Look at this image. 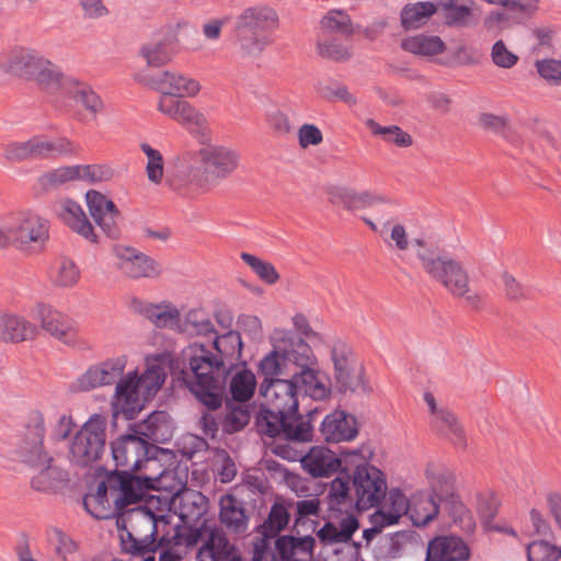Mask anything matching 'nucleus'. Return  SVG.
Instances as JSON below:
<instances>
[{
	"instance_id": "nucleus-1",
	"label": "nucleus",
	"mask_w": 561,
	"mask_h": 561,
	"mask_svg": "<svg viewBox=\"0 0 561 561\" xmlns=\"http://www.w3.org/2000/svg\"><path fill=\"white\" fill-rule=\"evenodd\" d=\"M213 352L204 344L184 347L173 362L179 380L209 410L222 404L227 377L241 358L242 341L237 331L216 335Z\"/></svg>"
},
{
	"instance_id": "nucleus-2",
	"label": "nucleus",
	"mask_w": 561,
	"mask_h": 561,
	"mask_svg": "<svg viewBox=\"0 0 561 561\" xmlns=\"http://www.w3.org/2000/svg\"><path fill=\"white\" fill-rule=\"evenodd\" d=\"M271 340L273 350L260 362V371L266 376L291 378L296 388H301L312 399H325L330 388L320 377L318 360L309 344L286 330H275Z\"/></svg>"
},
{
	"instance_id": "nucleus-3",
	"label": "nucleus",
	"mask_w": 561,
	"mask_h": 561,
	"mask_svg": "<svg viewBox=\"0 0 561 561\" xmlns=\"http://www.w3.org/2000/svg\"><path fill=\"white\" fill-rule=\"evenodd\" d=\"M239 162L240 154L234 149L206 145L183 154L174 173L167 181L175 191L190 186L207 192L230 176L238 169Z\"/></svg>"
},
{
	"instance_id": "nucleus-4",
	"label": "nucleus",
	"mask_w": 561,
	"mask_h": 561,
	"mask_svg": "<svg viewBox=\"0 0 561 561\" xmlns=\"http://www.w3.org/2000/svg\"><path fill=\"white\" fill-rule=\"evenodd\" d=\"M168 525L165 515L153 513L147 505H137L117 514L116 525L124 552L154 561L159 525Z\"/></svg>"
},
{
	"instance_id": "nucleus-5",
	"label": "nucleus",
	"mask_w": 561,
	"mask_h": 561,
	"mask_svg": "<svg viewBox=\"0 0 561 561\" xmlns=\"http://www.w3.org/2000/svg\"><path fill=\"white\" fill-rule=\"evenodd\" d=\"M164 380V368L158 362L148 363L141 376L136 370L128 373L116 385L112 402L114 416L133 420L141 411L144 401L156 394Z\"/></svg>"
},
{
	"instance_id": "nucleus-6",
	"label": "nucleus",
	"mask_w": 561,
	"mask_h": 561,
	"mask_svg": "<svg viewBox=\"0 0 561 561\" xmlns=\"http://www.w3.org/2000/svg\"><path fill=\"white\" fill-rule=\"evenodd\" d=\"M45 433L44 415L37 410L32 411L27 416L20 454L26 463L39 468L38 473L32 478L31 485L41 492L54 490L59 480V471L50 466L53 459L44 448Z\"/></svg>"
},
{
	"instance_id": "nucleus-7",
	"label": "nucleus",
	"mask_w": 561,
	"mask_h": 561,
	"mask_svg": "<svg viewBox=\"0 0 561 561\" xmlns=\"http://www.w3.org/2000/svg\"><path fill=\"white\" fill-rule=\"evenodd\" d=\"M416 257L431 278L442 284L453 296L462 297L470 291L469 276L462 264L449 255H442L427 243L412 240Z\"/></svg>"
},
{
	"instance_id": "nucleus-8",
	"label": "nucleus",
	"mask_w": 561,
	"mask_h": 561,
	"mask_svg": "<svg viewBox=\"0 0 561 561\" xmlns=\"http://www.w3.org/2000/svg\"><path fill=\"white\" fill-rule=\"evenodd\" d=\"M329 201L335 206L343 207L351 211L362 210L382 206L380 220L383 221V228L378 229L377 225L367 217H363V221L375 232H379L381 237L385 236L387 227L393 221L392 210L394 203L386 195L378 194L371 191H355L346 186H330L327 190Z\"/></svg>"
},
{
	"instance_id": "nucleus-9",
	"label": "nucleus",
	"mask_w": 561,
	"mask_h": 561,
	"mask_svg": "<svg viewBox=\"0 0 561 561\" xmlns=\"http://www.w3.org/2000/svg\"><path fill=\"white\" fill-rule=\"evenodd\" d=\"M159 476H135L130 471L114 470L110 473L111 499L117 514L130 510V505H141L149 490L158 489Z\"/></svg>"
},
{
	"instance_id": "nucleus-10",
	"label": "nucleus",
	"mask_w": 561,
	"mask_h": 561,
	"mask_svg": "<svg viewBox=\"0 0 561 561\" xmlns=\"http://www.w3.org/2000/svg\"><path fill=\"white\" fill-rule=\"evenodd\" d=\"M107 419L103 414H93L73 437L69 455L72 462L88 466L96 461L104 451Z\"/></svg>"
},
{
	"instance_id": "nucleus-11",
	"label": "nucleus",
	"mask_w": 561,
	"mask_h": 561,
	"mask_svg": "<svg viewBox=\"0 0 561 561\" xmlns=\"http://www.w3.org/2000/svg\"><path fill=\"white\" fill-rule=\"evenodd\" d=\"M257 431L270 437L286 440L307 442L311 439L312 427L301 417L262 405L256 416Z\"/></svg>"
},
{
	"instance_id": "nucleus-12",
	"label": "nucleus",
	"mask_w": 561,
	"mask_h": 561,
	"mask_svg": "<svg viewBox=\"0 0 561 561\" xmlns=\"http://www.w3.org/2000/svg\"><path fill=\"white\" fill-rule=\"evenodd\" d=\"M111 448L115 466L121 470L138 471L159 465L153 457L156 446L135 433L116 438Z\"/></svg>"
},
{
	"instance_id": "nucleus-13",
	"label": "nucleus",
	"mask_w": 561,
	"mask_h": 561,
	"mask_svg": "<svg viewBox=\"0 0 561 561\" xmlns=\"http://www.w3.org/2000/svg\"><path fill=\"white\" fill-rule=\"evenodd\" d=\"M354 506L358 511L377 507L387 494V481L382 471L375 466L357 465L352 477Z\"/></svg>"
},
{
	"instance_id": "nucleus-14",
	"label": "nucleus",
	"mask_w": 561,
	"mask_h": 561,
	"mask_svg": "<svg viewBox=\"0 0 561 561\" xmlns=\"http://www.w3.org/2000/svg\"><path fill=\"white\" fill-rule=\"evenodd\" d=\"M11 242L18 249L43 247L48 240V221L33 213H23L9 220Z\"/></svg>"
},
{
	"instance_id": "nucleus-15",
	"label": "nucleus",
	"mask_w": 561,
	"mask_h": 561,
	"mask_svg": "<svg viewBox=\"0 0 561 561\" xmlns=\"http://www.w3.org/2000/svg\"><path fill=\"white\" fill-rule=\"evenodd\" d=\"M265 376L260 386V394L264 398L263 405L278 413L296 415L298 411L297 388L291 378H274Z\"/></svg>"
},
{
	"instance_id": "nucleus-16",
	"label": "nucleus",
	"mask_w": 561,
	"mask_h": 561,
	"mask_svg": "<svg viewBox=\"0 0 561 561\" xmlns=\"http://www.w3.org/2000/svg\"><path fill=\"white\" fill-rule=\"evenodd\" d=\"M432 493L435 500L442 504V511H446L454 518L462 517L465 506L454 490V474L444 467H430L426 470Z\"/></svg>"
},
{
	"instance_id": "nucleus-17",
	"label": "nucleus",
	"mask_w": 561,
	"mask_h": 561,
	"mask_svg": "<svg viewBox=\"0 0 561 561\" xmlns=\"http://www.w3.org/2000/svg\"><path fill=\"white\" fill-rule=\"evenodd\" d=\"M140 80L150 89L160 92L161 95L193 98L201 90V84L197 80L170 70L145 75Z\"/></svg>"
},
{
	"instance_id": "nucleus-18",
	"label": "nucleus",
	"mask_w": 561,
	"mask_h": 561,
	"mask_svg": "<svg viewBox=\"0 0 561 561\" xmlns=\"http://www.w3.org/2000/svg\"><path fill=\"white\" fill-rule=\"evenodd\" d=\"M44 60L45 57L35 49L15 46L0 60V68L7 73L32 80Z\"/></svg>"
},
{
	"instance_id": "nucleus-19",
	"label": "nucleus",
	"mask_w": 561,
	"mask_h": 561,
	"mask_svg": "<svg viewBox=\"0 0 561 561\" xmlns=\"http://www.w3.org/2000/svg\"><path fill=\"white\" fill-rule=\"evenodd\" d=\"M173 95H160L158 110L165 116L186 127L191 133L199 131L205 117L192 104Z\"/></svg>"
},
{
	"instance_id": "nucleus-20",
	"label": "nucleus",
	"mask_w": 561,
	"mask_h": 561,
	"mask_svg": "<svg viewBox=\"0 0 561 561\" xmlns=\"http://www.w3.org/2000/svg\"><path fill=\"white\" fill-rule=\"evenodd\" d=\"M117 257L119 259L118 268L129 278H156L162 273L159 262L135 249H118Z\"/></svg>"
},
{
	"instance_id": "nucleus-21",
	"label": "nucleus",
	"mask_w": 561,
	"mask_h": 561,
	"mask_svg": "<svg viewBox=\"0 0 561 561\" xmlns=\"http://www.w3.org/2000/svg\"><path fill=\"white\" fill-rule=\"evenodd\" d=\"M85 198L89 211L98 226L107 237L112 239L118 238L119 227L117 220L121 214L116 205L96 191H89L85 194Z\"/></svg>"
},
{
	"instance_id": "nucleus-22",
	"label": "nucleus",
	"mask_w": 561,
	"mask_h": 561,
	"mask_svg": "<svg viewBox=\"0 0 561 561\" xmlns=\"http://www.w3.org/2000/svg\"><path fill=\"white\" fill-rule=\"evenodd\" d=\"M126 357L119 356L90 367L76 383V389L90 391L113 383L126 367Z\"/></svg>"
},
{
	"instance_id": "nucleus-23",
	"label": "nucleus",
	"mask_w": 561,
	"mask_h": 561,
	"mask_svg": "<svg viewBox=\"0 0 561 561\" xmlns=\"http://www.w3.org/2000/svg\"><path fill=\"white\" fill-rule=\"evenodd\" d=\"M320 433L327 443L351 442L358 435L357 420L343 410H335L323 419Z\"/></svg>"
},
{
	"instance_id": "nucleus-24",
	"label": "nucleus",
	"mask_w": 561,
	"mask_h": 561,
	"mask_svg": "<svg viewBox=\"0 0 561 561\" xmlns=\"http://www.w3.org/2000/svg\"><path fill=\"white\" fill-rule=\"evenodd\" d=\"M219 522L230 534L243 535L248 531L250 513L244 501L233 494H225L219 499Z\"/></svg>"
},
{
	"instance_id": "nucleus-25",
	"label": "nucleus",
	"mask_w": 561,
	"mask_h": 561,
	"mask_svg": "<svg viewBox=\"0 0 561 561\" xmlns=\"http://www.w3.org/2000/svg\"><path fill=\"white\" fill-rule=\"evenodd\" d=\"M278 15L268 5H253L244 9L236 20V32L266 34L277 26Z\"/></svg>"
},
{
	"instance_id": "nucleus-26",
	"label": "nucleus",
	"mask_w": 561,
	"mask_h": 561,
	"mask_svg": "<svg viewBox=\"0 0 561 561\" xmlns=\"http://www.w3.org/2000/svg\"><path fill=\"white\" fill-rule=\"evenodd\" d=\"M196 561H243L240 550L222 530L213 529L198 549Z\"/></svg>"
},
{
	"instance_id": "nucleus-27",
	"label": "nucleus",
	"mask_w": 561,
	"mask_h": 561,
	"mask_svg": "<svg viewBox=\"0 0 561 561\" xmlns=\"http://www.w3.org/2000/svg\"><path fill=\"white\" fill-rule=\"evenodd\" d=\"M470 557L468 545L458 536H438L427 545L425 561H466Z\"/></svg>"
},
{
	"instance_id": "nucleus-28",
	"label": "nucleus",
	"mask_w": 561,
	"mask_h": 561,
	"mask_svg": "<svg viewBox=\"0 0 561 561\" xmlns=\"http://www.w3.org/2000/svg\"><path fill=\"white\" fill-rule=\"evenodd\" d=\"M54 210L72 231L91 242H96L94 229L77 202L68 198L59 199L56 202Z\"/></svg>"
},
{
	"instance_id": "nucleus-29",
	"label": "nucleus",
	"mask_w": 561,
	"mask_h": 561,
	"mask_svg": "<svg viewBox=\"0 0 561 561\" xmlns=\"http://www.w3.org/2000/svg\"><path fill=\"white\" fill-rule=\"evenodd\" d=\"M171 507L183 523H195L206 513L207 500L201 492L185 489L173 496Z\"/></svg>"
},
{
	"instance_id": "nucleus-30",
	"label": "nucleus",
	"mask_w": 561,
	"mask_h": 561,
	"mask_svg": "<svg viewBox=\"0 0 561 561\" xmlns=\"http://www.w3.org/2000/svg\"><path fill=\"white\" fill-rule=\"evenodd\" d=\"M32 316L41 323L43 330L59 340L67 337L73 329L69 317L45 304L36 305Z\"/></svg>"
},
{
	"instance_id": "nucleus-31",
	"label": "nucleus",
	"mask_w": 561,
	"mask_h": 561,
	"mask_svg": "<svg viewBox=\"0 0 561 561\" xmlns=\"http://www.w3.org/2000/svg\"><path fill=\"white\" fill-rule=\"evenodd\" d=\"M28 160L49 159L75 152V146L65 138L48 139L36 135L25 140Z\"/></svg>"
},
{
	"instance_id": "nucleus-32",
	"label": "nucleus",
	"mask_w": 561,
	"mask_h": 561,
	"mask_svg": "<svg viewBox=\"0 0 561 561\" xmlns=\"http://www.w3.org/2000/svg\"><path fill=\"white\" fill-rule=\"evenodd\" d=\"M316 540L311 536H280L275 539V548L280 561H312Z\"/></svg>"
},
{
	"instance_id": "nucleus-33",
	"label": "nucleus",
	"mask_w": 561,
	"mask_h": 561,
	"mask_svg": "<svg viewBox=\"0 0 561 561\" xmlns=\"http://www.w3.org/2000/svg\"><path fill=\"white\" fill-rule=\"evenodd\" d=\"M302 468L312 477H329L341 466L334 453L324 447H313L301 458Z\"/></svg>"
},
{
	"instance_id": "nucleus-34",
	"label": "nucleus",
	"mask_w": 561,
	"mask_h": 561,
	"mask_svg": "<svg viewBox=\"0 0 561 561\" xmlns=\"http://www.w3.org/2000/svg\"><path fill=\"white\" fill-rule=\"evenodd\" d=\"M36 325L15 313L5 312L0 318V339L4 342L20 343L36 336Z\"/></svg>"
},
{
	"instance_id": "nucleus-35",
	"label": "nucleus",
	"mask_w": 561,
	"mask_h": 561,
	"mask_svg": "<svg viewBox=\"0 0 561 561\" xmlns=\"http://www.w3.org/2000/svg\"><path fill=\"white\" fill-rule=\"evenodd\" d=\"M358 527V519L353 514H346L336 522H327L319 529L318 537L325 545L344 543L352 539Z\"/></svg>"
},
{
	"instance_id": "nucleus-36",
	"label": "nucleus",
	"mask_w": 561,
	"mask_h": 561,
	"mask_svg": "<svg viewBox=\"0 0 561 561\" xmlns=\"http://www.w3.org/2000/svg\"><path fill=\"white\" fill-rule=\"evenodd\" d=\"M134 432L152 445L165 442L170 437L167 413L152 412L144 422L135 425Z\"/></svg>"
},
{
	"instance_id": "nucleus-37",
	"label": "nucleus",
	"mask_w": 561,
	"mask_h": 561,
	"mask_svg": "<svg viewBox=\"0 0 561 561\" xmlns=\"http://www.w3.org/2000/svg\"><path fill=\"white\" fill-rule=\"evenodd\" d=\"M440 510L442 504L435 500V496H430L427 493L419 492L410 499L408 516L414 526L421 527L426 526L432 522L438 515Z\"/></svg>"
},
{
	"instance_id": "nucleus-38",
	"label": "nucleus",
	"mask_w": 561,
	"mask_h": 561,
	"mask_svg": "<svg viewBox=\"0 0 561 561\" xmlns=\"http://www.w3.org/2000/svg\"><path fill=\"white\" fill-rule=\"evenodd\" d=\"M432 427L447 437L456 447L465 449L467 437L458 417L449 409L439 410L431 421Z\"/></svg>"
},
{
	"instance_id": "nucleus-39",
	"label": "nucleus",
	"mask_w": 561,
	"mask_h": 561,
	"mask_svg": "<svg viewBox=\"0 0 561 561\" xmlns=\"http://www.w3.org/2000/svg\"><path fill=\"white\" fill-rule=\"evenodd\" d=\"M72 79L73 77L66 76L58 66L45 58L44 65L38 68L32 80L49 93H56L58 91L66 93L68 81H72Z\"/></svg>"
},
{
	"instance_id": "nucleus-40",
	"label": "nucleus",
	"mask_w": 561,
	"mask_h": 561,
	"mask_svg": "<svg viewBox=\"0 0 561 561\" xmlns=\"http://www.w3.org/2000/svg\"><path fill=\"white\" fill-rule=\"evenodd\" d=\"M140 312L158 328L179 329L181 313L172 304H144Z\"/></svg>"
},
{
	"instance_id": "nucleus-41",
	"label": "nucleus",
	"mask_w": 561,
	"mask_h": 561,
	"mask_svg": "<svg viewBox=\"0 0 561 561\" xmlns=\"http://www.w3.org/2000/svg\"><path fill=\"white\" fill-rule=\"evenodd\" d=\"M401 48L413 55L432 57L442 54L446 45L439 36L419 34L402 39Z\"/></svg>"
},
{
	"instance_id": "nucleus-42",
	"label": "nucleus",
	"mask_w": 561,
	"mask_h": 561,
	"mask_svg": "<svg viewBox=\"0 0 561 561\" xmlns=\"http://www.w3.org/2000/svg\"><path fill=\"white\" fill-rule=\"evenodd\" d=\"M48 276L55 287L71 288L78 284L81 273L72 260L59 257L51 264Z\"/></svg>"
},
{
	"instance_id": "nucleus-43",
	"label": "nucleus",
	"mask_w": 561,
	"mask_h": 561,
	"mask_svg": "<svg viewBox=\"0 0 561 561\" xmlns=\"http://www.w3.org/2000/svg\"><path fill=\"white\" fill-rule=\"evenodd\" d=\"M437 7L438 11H442L445 23L449 26L469 27L474 24L471 8L460 3L459 0H439Z\"/></svg>"
},
{
	"instance_id": "nucleus-44",
	"label": "nucleus",
	"mask_w": 561,
	"mask_h": 561,
	"mask_svg": "<svg viewBox=\"0 0 561 561\" xmlns=\"http://www.w3.org/2000/svg\"><path fill=\"white\" fill-rule=\"evenodd\" d=\"M255 375L248 368L237 369L229 381V392L233 401L243 403L249 401L256 388Z\"/></svg>"
},
{
	"instance_id": "nucleus-45",
	"label": "nucleus",
	"mask_w": 561,
	"mask_h": 561,
	"mask_svg": "<svg viewBox=\"0 0 561 561\" xmlns=\"http://www.w3.org/2000/svg\"><path fill=\"white\" fill-rule=\"evenodd\" d=\"M437 11V2L425 1L407 4L401 11V24L405 30L419 28Z\"/></svg>"
},
{
	"instance_id": "nucleus-46",
	"label": "nucleus",
	"mask_w": 561,
	"mask_h": 561,
	"mask_svg": "<svg viewBox=\"0 0 561 561\" xmlns=\"http://www.w3.org/2000/svg\"><path fill=\"white\" fill-rule=\"evenodd\" d=\"M365 126L374 136H378L383 141L396 145L397 147L408 148L413 144L412 136L398 125L382 126L375 119L368 118L365 121Z\"/></svg>"
},
{
	"instance_id": "nucleus-47",
	"label": "nucleus",
	"mask_w": 561,
	"mask_h": 561,
	"mask_svg": "<svg viewBox=\"0 0 561 561\" xmlns=\"http://www.w3.org/2000/svg\"><path fill=\"white\" fill-rule=\"evenodd\" d=\"M66 93L93 114L102 110L101 99L85 82L73 78L72 81H68Z\"/></svg>"
},
{
	"instance_id": "nucleus-48",
	"label": "nucleus",
	"mask_w": 561,
	"mask_h": 561,
	"mask_svg": "<svg viewBox=\"0 0 561 561\" xmlns=\"http://www.w3.org/2000/svg\"><path fill=\"white\" fill-rule=\"evenodd\" d=\"M410 510V500L398 489H392L388 493L387 504L383 508L376 511L383 515L386 524L392 526L399 523L403 515H408Z\"/></svg>"
},
{
	"instance_id": "nucleus-49",
	"label": "nucleus",
	"mask_w": 561,
	"mask_h": 561,
	"mask_svg": "<svg viewBox=\"0 0 561 561\" xmlns=\"http://www.w3.org/2000/svg\"><path fill=\"white\" fill-rule=\"evenodd\" d=\"M289 513L284 504L274 503L267 518L257 527V533L264 537L275 538L286 528L289 522Z\"/></svg>"
},
{
	"instance_id": "nucleus-50",
	"label": "nucleus",
	"mask_w": 561,
	"mask_h": 561,
	"mask_svg": "<svg viewBox=\"0 0 561 561\" xmlns=\"http://www.w3.org/2000/svg\"><path fill=\"white\" fill-rule=\"evenodd\" d=\"M236 41L239 53L245 58H257L270 45L271 41L266 34H252L236 32Z\"/></svg>"
},
{
	"instance_id": "nucleus-51",
	"label": "nucleus",
	"mask_w": 561,
	"mask_h": 561,
	"mask_svg": "<svg viewBox=\"0 0 561 561\" xmlns=\"http://www.w3.org/2000/svg\"><path fill=\"white\" fill-rule=\"evenodd\" d=\"M333 387L340 393L355 392L363 387V369L357 364L333 370Z\"/></svg>"
},
{
	"instance_id": "nucleus-52",
	"label": "nucleus",
	"mask_w": 561,
	"mask_h": 561,
	"mask_svg": "<svg viewBox=\"0 0 561 561\" xmlns=\"http://www.w3.org/2000/svg\"><path fill=\"white\" fill-rule=\"evenodd\" d=\"M180 331L188 335H209L216 333L213 322L202 310H191L185 318L180 319Z\"/></svg>"
},
{
	"instance_id": "nucleus-53",
	"label": "nucleus",
	"mask_w": 561,
	"mask_h": 561,
	"mask_svg": "<svg viewBox=\"0 0 561 561\" xmlns=\"http://www.w3.org/2000/svg\"><path fill=\"white\" fill-rule=\"evenodd\" d=\"M75 180H79V165L60 167L42 174L38 185L42 190L49 191Z\"/></svg>"
},
{
	"instance_id": "nucleus-54",
	"label": "nucleus",
	"mask_w": 561,
	"mask_h": 561,
	"mask_svg": "<svg viewBox=\"0 0 561 561\" xmlns=\"http://www.w3.org/2000/svg\"><path fill=\"white\" fill-rule=\"evenodd\" d=\"M141 56L149 66L161 67L172 60L174 49L168 41L152 42L141 48Z\"/></svg>"
},
{
	"instance_id": "nucleus-55",
	"label": "nucleus",
	"mask_w": 561,
	"mask_h": 561,
	"mask_svg": "<svg viewBox=\"0 0 561 561\" xmlns=\"http://www.w3.org/2000/svg\"><path fill=\"white\" fill-rule=\"evenodd\" d=\"M250 421L248 409L231 402L226 403L225 415L221 421L222 430L232 434L242 430Z\"/></svg>"
},
{
	"instance_id": "nucleus-56",
	"label": "nucleus",
	"mask_w": 561,
	"mask_h": 561,
	"mask_svg": "<svg viewBox=\"0 0 561 561\" xmlns=\"http://www.w3.org/2000/svg\"><path fill=\"white\" fill-rule=\"evenodd\" d=\"M240 256L264 283L274 285L279 280L280 276L272 263L247 252H242Z\"/></svg>"
},
{
	"instance_id": "nucleus-57",
	"label": "nucleus",
	"mask_w": 561,
	"mask_h": 561,
	"mask_svg": "<svg viewBox=\"0 0 561 561\" xmlns=\"http://www.w3.org/2000/svg\"><path fill=\"white\" fill-rule=\"evenodd\" d=\"M330 358L333 370L348 368L358 364L353 348L342 340H334L331 343Z\"/></svg>"
},
{
	"instance_id": "nucleus-58",
	"label": "nucleus",
	"mask_w": 561,
	"mask_h": 561,
	"mask_svg": "<svg viewBox=\"0 0 561 561\" xmlns=\"http://www.w3.org/2000/svg\"><path fill=\"white\" fill-rule=\"evenodd\" d=\"M140 149L148 159L146 165L148 180L154 184L161 183L163 178V157L161 152L146 142L140 145Z\"/></svg>"
},
{
	"instance_id": "nucleus-59",
	"label": "nucleus",
	"mask_w": 561,
	"mask_h": 561,
	"mask_svg": "<svg viewBox=\"0 0 561 561\" xmlns=\"http://www.w3.org/2000/svg\"><path fill=\"white\" fill-rule=\"evenodd\" d=\"M529 561H559L561 559V547L538 540L527 546Z\"/></svg>"
},
{
	"instance_id": "nucleus-60",
	"label": "nucleus",
	"mask_w": 561,
	"mask_h": 561,
	"mask_svg": "<svg viewBox=\"0 0 561 561\" xmlns=\"http://www.w3.org/2000/svg\"><path fill=\"white\" fill-rule=\"evenodd\" d=\"M317 50L321 57L336 62L347 61L352 57L351 48L336 39L319 42Z\"/></svg>"
},
{
	"instance_id": "nucleus-61",
	"label": "nucleus",
	"mask_w": 561,
	"mask_h": 561,
	"mask_svg": "<svg viewBox=\"0 0 561 561\" xmlns=\"http://www.w3.org/2000/svg\"><path fill=\"white\" fill-rule=\"evenodd\" d=\"M348 479L335 478L330 485L329 499L331 505H354V492L350 488Z\"/></svg>"
},
{
	"instance_id": "nucleus-62",
	"label": "nucleus",
	"mask_w": 561,
	"mask_h": 561,
	"mask_svg": "<svg viewBox=\"0 0 561 561\" xmlns=\"http://www.w3.org/2000/svg\"><path fill=\"white\" fill-rule=\"evenodd\" d=\"M83 506L96 519H107L115 513L117 514L115 507H112L110 499H102L93 494H87L83 497Z\"/></svg>"
},
{
	"instance_id": "nucleus-63",
	"label": "nucleus",
	"mask_w": 561,
	"mask_h": 561,
	"mask_svg": "<svg viewBox=\"0 0 561 561\" xmlns=\"http://www.w3.org/2000/svg\"><path fill=\"white\" fill-rule=\"evenodd\" d=\"M321 25L330 32H340L344 35H352V22L350 16L343 11H330L322 20Z\"/></svg>"
},
{
	"instance_id": "nucleus-64",
	"label": "nucleus",
	"mask_w": 561,
	"mask_h": 561,
	"mask_svg": "<svg viewBox=\"0 0 561 561\" xmlns=\"http://www.w3.org/2000/svg\"><path fill=\"white\" fill-rule=\"evenodd\" d=\"M252 561H280L275 538L261 536L253 545Z\"/></svg>"
}]
</instances>
